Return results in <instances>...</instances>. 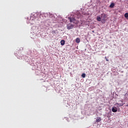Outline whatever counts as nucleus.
<instances>
[{
  "label": "nucleus",
  "instance_id": "nucleus-1",
  "mask_svg": "<svg viewBox=\"0 0 128 128\" xmlns=\"http://www.w3.org/2000/svg\"><path fill=\"white\" fill-rule=\"evenodd\" d=\"M107 16H108L106 15V14L104 13L101 14V18H102V20H106V18Z\"/></svg>",
  "mask_w": 128,
  "mask_h": 128
},
{
  "label": "nucleus",
  "instance_id": "nucleus-2",
  "mask_svg": "<svg viewBox=\"0 0 128 128\" xmlns=\"http://www.w3.org/2000/svg\"><path fill=\"white\" fill-rule=\"evenodd\" d=\"M67 28L68 30H72V28H74V25L72 24L68 25Z\"/></svg>",
  "mask_w": 128,
  "mask_h": 128
},
{
  "label": "nucleus",
  "instance_id": "nucleus-3",
  "mask_svg": "<svg viewBox=\"0 0 128 128\" xmlns=\"http://www.w3.org/2000/svg\"><path fill=\"white\" fill-rule=\"evenodd\" d=\"M112 112H118V108L116 107H113L112 108Z\"/></svg>",
  "mask_w": 128,
  "mask_h": 128
},
{
  "label": "nucleus",
  "instance_id": "nucleus-4",
  "mask_svg": "<svg viewBox=\"0 0 128 128\" xmlns=\"http://www.w3.org/2000/svg\"><path fill=\"white\" fill-rule=\"evenodd\" d=\"M70 22H74L76 21V19L74 18H69Z\"/></svg>",
  "mask_w": 128,
  "mask_h": 128
},
{
  "label": "nucleus",
  "instance_id": "nucleus-5",
  "mask_svg": "<svg viewBox=\"0 0 128 128\" xmlns=\"http://www.w3.org/2000/svg\"><path fill=\"white\" fill-rule=\"evenodd\" d=\"M102 120V118L100 117H98L96 119V122H100Z\"/></svg>",
  "mask_w": 128,
  "mask_h": 128
},
{
  "label": "nucleus",
  "instance_id": "nucleus-6",
  "mask_svg": "<svg viewBox=\"0 0 128 128\" xmlns=\"http://www.w3.org/2000/svg\"><path fill=\"white\" fill-rule=\"evenodd\" d=\"M61 46H64V44H66V41L64 40H62L60 42Z\"/></svg>",
  "mask_w": 128,
  "mask_h": 128
},
{
  "label": "nucleus",
  "instance_id": "nucleus-7",
  "mask_svg": "<svg viewBox=\"0 0 128 128\" xmlns=\"http://www.w3.org/2000/svg\"><path fill=\"white\" fill-rule=\"evenodd\" d=\"M76 42H77V44H79V42H80V38H76Z\"/></svg>",
  "mask_w": 128,
  "mask_h": 128
},
{
  "label": "nucleus",
  "instance_id": "nucleus-8",
  "mask_svg": "<svg viewBox=\"0 0 128 128\" xmlns=\"http://www.w3.org/2000/svg\"><path fill=\"white\" fill-rule=\"evenodd\" d=\"M114 3L112 2L110 6V8H114Z\"/></svg>",
  "mask_w": 128,
  "mask_h": 128
},
{
  "label": "nucleus",
  "instance_id": "nucleus-9",
  "mask_svg": "<svg viewBox=\"0 0 128 128\" xmlns=\"http://www.w3.org/2000/svg\"><path fill=\"white\" fill-rule=\"evenodd\" d=\"M116 104L118 106H124V104H118V102H116Z\"/></svg>",
  "mask_w": 128,
  "mask_h": 128
},
{
  "label": "nucleus",
  "instance_id": "nucleus-10",
  "mask_svg": "<svg viewBox=\"0 0 128 128\" xmlns=\"http://www.w3.org/2000/svg\"><path fill=\"white\" fill-rule=\"evenodd\" d=\"M97 20L98 22H100L102 20V18H100L99 16H97Z\"/></svg>",
  "mask_w": 128,
  "mask_h": 128
},
{
  "label": "nucleus",
  "instance_id": "nucleus-11",
  "mask_svg": "<svg viewBox=\"0 0 128 128\" xmlns=\"http://www.w3.org/2000/svg\"><path fill=\"white\" fill-rule=\"evenodd\" d=\"M124 16H125V18L128 20V13H126L124 15Z\"/></svg>",
  "mask_w": 128,
  "mask_h": 128
},
{
  "label": "nucleus",
  "instance_id": "nucleus-12",
  "mask_svg": "<svg viewBox=\"0 0 128 128\" xmlns=\"http://www.w3.org/2000/svg\"><path fill=\"white\" fill-rule=\"evenodd\" d=\"M82 78H86V74L83 73V74H82Z\"/></svg>",
  "mask_w": 128,
  "mask_h": 128
},
{
  "label": "nucleus",
  "instance_id": "nucleus-13",
  "mask_svg": "<svg viewBox=\"0 0 128 128\" xmlns=\"http://www.w3.org/2000/svg\"><path fill=\"white\" fill-rule=\"evenodd\" d=\"M105 58H106V62H108V60L106 58V56H105Z\"/></svg>",
  "mask_w": 128,
  "mask_h": 128
},
{
  "label": "nucleus",
  "instance_id": "nucleus-14",
  "mask_svg": "<svg viewBox=\"0 0 128 128\" xmlns=\"http://www.w3.org/2000/svg\"><path fill=\"white\" fill-rule=\"evenodd\" d=\"M126 106H128V104L126 105Z\"/></svg>",
  "mask_w": 128,
  "mask_h": 128
}]
</instances>
